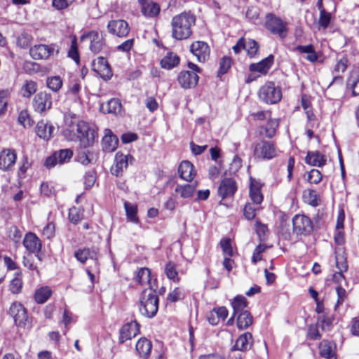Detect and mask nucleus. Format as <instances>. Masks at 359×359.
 Listing matches in <instances>:
<instances>
[{
  "label": "nucleus",
  "instance_id": "1",
  "mask_svg": "<svg viewBox=\"0 0 359 359\" xmlns=\"http://www.w3.org/2000/svg\"><path fill=\"white\" fill-rule=\"evenodd\" d=\"M195 23L196 16L191 11L175 15L171 20L172 37L179 41L189 39Z\"/></svg>",
  "mask_w": 359,
  "mask_h": 359
},
{
  "label": "nucleus",
  "instance_id": "2",
  "mask_svg": "<svg viewBox=\"0 0 359 359\" xmlns=\"http://www.w3.org/2000/svg\"><path fill=\"white\" fill-rule=\"evenodd\" d=\"M64 135L71 140L78 138L82 147H89L95 140V130L83 121L72 123L65 130Z\"/></svg>",
  "mask_w": 359,
  "mask_h": 359
},
{
  "label": "nucleus",
  "instance_id": "3",
  "mask_svg": "<svg viewBox=\"0 0 359 359\" xmlns=\"http://www.w3.org/2000/svg\"><path fill=\"white\" fill-rule=\"evenodd\" d=\"M158 309V297L152 287L146 288L142 292L140 299L139 310L147 318L154 317Z\"/></svg>",
  "mask_w": 359,
  "mask_h": 359
},
{
  "label": "nucleus",
  "instance_id": "4",
  "mask_svg": "<svg viewBox=\"0 0 359 359\" xmlns=\"http://www.w3.org/2000/svg\"><path fill=\"white\" fill-rule=\"evenodd\" d=\"M187 66L189 70L181 71L177 76L180 86L184 89H189L197 86L199 80L198 76L202 69L196 64L189 62Z\"/></svg>",
  "mask_w": 359,
  "mask_h": 359
},
{
  "label": "nucleus",
  "instance_id": "5",
  "mask_svg": "<svg viewBox=\"0 0 359 359\" xmlns=\"http://www.w3.org/2000/svg\"><path fill=\"white\" fill-rule=\"evenodd\" d=\"M8 313L13 318L15 325L18 327L31 328L32 321L28 317L27 309L21 303L18 302H13L10 306Z\"/></svg>",
  "mask_w": 359,
  "mask_h": 359
},
{
  "label": "nucleus",
  "instance_id": "6",
  "mask_svg": "<svg viewBox=\"0 0 359 359\" xmlns=\"http://www.w3.org/2000/svg\"><path fill=\"white\" fill-rule=\"evenodd\" d=\"M258 96L263 102L273 104L281 100L282 91L273 82L269 81L259 88Z\"/></svg>",
  "mask_w": 359,
  "mask_h": 359
},
{
  "label": "nucleus",
  "instance_id": "7",
  "mask_svg": "<svg viewBox=\"0 0 359 359\" xmlns=\"http://www.w3.org/2000/svg\"><path fill=\"white\" fill-rule=\"evenodd\" d=\"M265 27L271 34L281 39H285L288 33L287 23L273 13L266 15Z\"/></svg>",
  "mask_w": 359,
  "mask_h": 359
},
{
  "label": "nucleus",
  "instance_id": "8",
  "mask_svg": "<svg viewBox=\"0 0 359 359\" xmlns=\"http://www.w3.org/2000/svg\"><path fill=\"white\" fill-rule=\"evenodd\" d=\"M254 156L259 160H271L277 155V149L273 142L262 140L254 145Z\"/></svg>",
  "mask_w": 359,
  "mask_h": 359
},
{
  "label": "nucleus",
  "instance_id": "9",
  "mask_svg": "<svg viewBox=\"0 0 359 359\" xmlns=\"http://www.w3.org/2000/svg\"><path fill=\"white\" fill-rule=\"evenodd\" d=\"M293 232L297 235H308L313 231L311 219L304 215H295L292 218Z\"/></svg>",
  "mask_w": 359,
  "mask_h": 359
},
{
  "label": "nucleus",
  "instance_id": "10",
  "mask_svg": "<svg viewBox=\"0 0 359 359\" xmlns=\"http://www.w3.org/2000/svg\"><path fill=\"white\" fill-rule=\"evenodd\" d=\"M133 159L130 154L117 152L115 155L114 163L111 168V173L116 177L122 175L124 170L127 169L129 163H131Z\"/></svg>",
  "mask_w": 359,
  "mask_h": 359
},
{
  "label": "nucleus",
  "instance_id": "11",
  "mask_svg": "<svg viewBox=\"0 0 359 359\" xmlns=\"http://www.w3.org/2000/svg\"><path fill=\"white\" fill-rule=\"evenodd\" d=\"M105 34L102 32L90 31L81 36V40L86 38L90 40V50L95 54L100 53L105 46Z\"/></svg>",
  "mask_w": 359,
  "mask_h": 359
},
{
  "label": "nucleus",
  "instance_id": "12",
  "mask_svg": "<svg viewBox=\"0 0 359 359\" xmlns=\"http://www.w3.org/2000/svg\"><path fill=\"white\" fill-rule=\"evenodd\" d=\"M72 155L73 152L69 149H60L48 157L45 161L44 165L50 169L57 164L68 162L72 157Z\"/></svg>",
  "mask_w": 359,
  "mask_h": 359
},
{
  "label": "nucleus",
  "instance_id": "13",
  "mask_svg": "<svg viewBox=\"0 0 359 359\" xmlns=\"http://www.w3.org/2000/svg\"><path fill=\"white\" fill-rule=\"evenodd\" d=\"M34 109L43 113L49 110L52 107V96L46 92H39L36 94L32 101Z\"/></svg>",
  "mask_w": 359,
  "mask_h": 359
},
{
  "label": "nucleus",
  "instance_id": "14",
  "mask_svg": "<svg viewBox=\"0 0 359 359\" xmlns=\"http://www.w3.org/2000/svg\"><path fill=\"white\" fill-rule=\"evenodd\" d=\"M92 69L101 78L108 80L112 76V72L110 66L104 57H98L92 62Z\"/></svg>",
  "mask_w": 359,
  "mask_h": 359
},
{
  "label": "nucleus",
  "instance_id": "15",
  "mask_svg": "<svg viewBox=\"0 0 359 359\" xmlns=\"http://www.w3.org/2000/svg\"><path fill=\"white\" fill-rule=\"evenodd\" d=\"M107 29L109 33L118 37H125L130 32L128 22L123 20L109 21L107 24Z\"/></svg>",
  "mask_w": 359,
  "mask_h": 359
},
{
  "label": "nucleus",
  "instance_id": "16",
  "mask_svg": "<svg viewBox=\"0 0 359 359\" xmlns=\"http://www.w3.org/2000/svg\"><path fill=\"white\" fill-rule=\"evenodd\" d=\"M140 333V325L137 321H131L125 324L119 331V343L123 344Z\"/></svg>",
  "mask_w": 359,
  "mask_h": 359
},
{
  "label": "nucleus",
  "instance_id": "17",
  "mask_svg": "<svg viewBox=\"0 0 359 359\" xmlns=\"http://www.w3.org/2000/svg\"><path fill=\"white\" fill-rule=\"evenodd\" d=\"M74 255L75 258L82 264H84L88 259L93 260L95 269H97L99 254L95 248H80L76 250Z\"/></svg>",
  "mask_w": 359,
  "mask_h": 359
},
{
  "label": "nucleus",
  "instance_id": "18",
  "mask_svg": "<svg viewBox=\"0 0 359 359\" xmlns=\"http://www.w3.org/2000/svg\"><path fill=\"white\" fill-rule=\"evenodd\" d=\"M17 154L13 149H6L0 153V169L4 171L11 170L15 163Z\"/></svg>",
  "mask_w": 359,
  "mask_h": 359
},
{
  "label": "nucleus",
  "instance_id": "19",
  "mask_svg": "<svg viewBox=\"0 0 359 359\" xmlns=\"http://www.w3.org/2000/svg\"><path fill=\"white\" fill-rule=\"evenodd\" d=\"M190 51L197 57L200 62H205L210 55V48L203 41H195L190 46Z\"/></svg>",
  "mask_w": 359,
  "mask_h": 359
},
{
  "label": "nucleus",
  "instance_id": "20",
  "mask_svg": "<svg viewBox=\"0 0 359 359\" xmlns=\"http://www.w3.org/2000/svg\"><path fill=\"white\" fill-rule=\"evenodd\" d=\"M237 190L235 180L232 178H224L218 187V195L222 198L233 196Z\"/></svg>",
  "mask_w": 359,
  "mask_h": 359
},
{
  "label": "nucleus",
  "instance_id": "21",
  "mask_svg": "<svg viewBox=\"0 0 359 359\" xmlns=\"http://www.w3.org/2000/svg\"><path fill=\"white\" fill-rule=\"evenodd\" d=\"M118 143V140L111 130L110 129H105L104 135L102 140V150L108 153L113 152L116 149Z\"/></svg>",
  "mask_w": 359,
  "mask_h": 359
},
{
  "label": "nucleus",
  "instance_id": "22",
  "mask_svg": "<svg viewBox=\"0 0 359 359\" xmlns=\"http://www.w3.org/2000/svg\"><path fill=\"white\" fill-rule=\"evenodd\" d=\"M278 126V119L270 118L266 125L258 128L259 134L262 137L271 139L275 136Z\"/></svg>",
  "mask_w": 359,
  "mask_h": 359
},
{
  "label": "nucleus",
  "instance_id": "23",
  "mask_svg": "<svg viewBox=\"0 0 359 359\" xmlns=\"http://www.w3.org/2000/svg\"><path fill=\"white\" fill-rule=\"evenodd\" d=\"M54 48L44 44L36 45L29 50L31 57L34 60L47 59L53 53Z\"/></svg>",
  "mask_w": 359,
  "mask_h": 359
},
{
  "label": "nucleus",
  "instance_id": "24",
  "mask_svg": "<svg viewBox=\"0 0 359 359\" xmlns=\"http://www.w3.org/2000/svg\"><path fill=\"white\" fill-rule=\"evenodd\" d=\"M24 247L30 253H38L41 248L40 239L34 233H27L23 240Z\"/></svg>",
  "mask_w": 359,
  "mask_h": 359
},
{
  "label": "nucleus",
  "instance_id": "25",
  "mask_svg": "<svg viewBox=\"0 0 359 359\" xmlns=\"http://www.w3.org/2000/svg\"><path fill=\"white\" fill-rule=\"evenodd\" d=\"M178 173L180 178L187 182H191L196 175L194 165L188 161H184L180 164Z\"/></svg>",
  "mask_w": 359,
  "mask_h": 359
},
{
  "label": "nucleus",
  "instance_id": "26",
  "mask_svg": "<svg viewBox=\"0 0 359 359\" xmlns=\"http://www.w3.org/2000/svg\"><path fill=\"white\" fill-rule=\"evenodd\" d=\"M252 344V335L250 332H245L241 334L236 341L232 346L231 351H246Z\"/></svg>",
  "mask_w": 359,
  "mask_h": 359
},
{
  "label": "nucleus",
  "instance_id": "27",
  "mask_svg": "<svg viewBox=\"0 0 359 359\" xmlns=\"http://www.w3.org/2000/svg\"><path fill=\"white\" fill-rule=\"evenodd\" d=\"M141 5L142 14L149 18L156 16L160 12V6L158 4L149 0H138Z\"/></svg>",
  "mask_w": 359,
  "mask_h": 359
},
{
  "label": "nucleus",
  "instance_id": "28",
  "mask_svg": "<svg viewBox=\"0 0 359 359\" xmlns=\"http://www.w3.org/2000/svg\"><path fill=\"white\" fill-rule=\"evenodd\" d=\"M274 57L273 55H269L266 58L263 59L257 63H252L250 65V70L251 72H257L262 74H266L269 69L273 64Z\"/></svg>",
  "mask_w": 359,
  "mask_h": 359
},
{
  "label": "nucleus",
  "instance_id": "29",
  "mask_svg": "<svg viewBox=\"0 0 359 359\" xmlns=\"http://www.w3.org/2000/svg\"><path fill=\"white\" fill-rule=\"evenodd\" d=\"M326 161L325 156L318 151H308L305 158V162L312 166L322 167Z\"/></svg>",
  "mask_w": 359,
  "mask_h": 359
},
{
  "label": "nucleus",
  "instance_id": "30",
  "mask_svg": "<svg viewBox=\"0 0 359 359\" xmlns=\"http://www.w3.org/2000/svg\"><path fill=\"white\" fill-rule=\"evenodd\" d=\"M55 127L45 123L43 121H39L36 126V135L43 140H49L53 134Z\"/></svg>",
  "mask_w": 359,
  "mask_h": 359
},
{
  "label": "nucleus",
  "instance_id": "31",
  "mask_svg": "<svg viewBox=\"0 0 359 359\" xmlns=\"http://www.w3.org/2000/svg\"><path fill=\"white\" fill-rule=\"evenodd\" d=\"M87 147H83L81 148L76 156L77 161L84 165H87L96 161L95 153L92 150L87 149Z\"/></svg>",
  "mask_w": 359,
  "mask_h": 359
},
{
  "label": "nucleus",
  "instance_id": "32",
  "mask_svg": "<svg viewBox=\"0 0 359 359\" xmlns=\"http://www.w3.org/2000/svg\"><path fill=\"white\" fill-rule=\"evenodd\" d=\"M152 348L151 342L147 338H140L136 344V351L144 359H147Z\"/></svg>",
  "mask_w": 359,
  "mask_h": 359
},
{
  "label": "nucleus",
  "instance_id": "33",
  "mask_svg": "<svg viewBox=\"0 0 359 359\" xmlns=\"http://www.w3.org/2000/svg\"><path fill=\"white\" fill-rule=\"evenodd\" d=\"M180 57L172 52H168L161 60L160 64L162 68L165 69H171L177 67L180 64Z\"/></svg>",
  "mask_w": 359,
  "mask_h": 359
},
{
  "label": "nucleus",
  "instance_id": "34",
  "mask_svg": "<svg viewBox=\"0 0 359 359\" xmlns=\"http://www.w3.org/2000/svg\"><path fill=\"white\" fill-rule=\"evenodd\" d=\"M236 316L237 327L239 330H245L253 323V318L248 311H244Z\"/></svg>",
  "mask_w": 359,
  "mask_h": 359
},
{
  "label": "nucleus",
  "instance_id": "35",
  "mask_svg": "<svg viewBox=\"0 0 359 359\" xmlns=\"http://www.w3.org/2000/svg\"><path fill=\"white\" fill-rule=\"evenodd\" d=\"M196 186V182H194V184H187L184 185L177 184L175 187V191L179 194L183 198H190L193 196Z\"/></svg>",
  "mask_w": 359,
  "mask_h": 359
},
{
  "label": "nucleus",
  "instance_id": "36",
  "mask_svg": "<svg viewBox=\"0 0 359 359\" xmlns=\"http://www.w3.org/2000/svg\"><path fill=\"white\" fill-rule=\"evenodd\" d=\"M250 196L252 201L257 205L260 204L263 201V196L261 192L260 184L255 180H251L250 187Z\"/></svg>",
  "mask_w": 359,
  "mask_h": 359
},
{
  "label": "nucleus",
  "instance_id": "37",
  "mask_svg": "<svg viewBox=\"0 0 359 359\" xmlns=\"http://www.w3.org/2000/svg\"><path fill=\"white\" fill-rule=\"evenodd\" d=\"M248 302L246 298L242 295H237L234 297L231 302V306L233 310V315L237 314L246 311Z\"/></svg>",
  "mask_w": 359,
  "mask_h": 359
},
{
  "label": "nucleus",
  "instance_id": "38",
  "mask_svg": "<svg viewBox=\"0 0 359 359\" xmlns=\"http://www.w3.org/2000/svg\"><path fill=\"white\" fill-rule=\"evenodd\" d=\"M52 295V290L48 286L41 287L34 293V300L38 304L45 303Z\"/></svg>",
  "mask_w": 359,
  "mask_h": 359
},
{
  "label": "nucleus",
  "instance_id": "39",
  "mask_svg": "<svg viewBox=\"0 0 359 359\" xmlns=\"http://www.w3.org/2000/svg\"><path fill=\"white\" fill-rule=\"evenodd\" d=\"M296 50L301 53L306 54L305 59L311 62H315L318 60V55L313 45L297 46Z\"/></svg>",
  "mask_w": 359,
  "mask_h": 359
},
{
  "label": "nucleus",
  "instance_id": "40",
  "mask_svg": "<svg viewBox=\"0 0 359 359\" xmlns=\"http://www.w3.org/2000/svg\"><path fill=\"white\" fill-rule=\"evenodd\" d=\"M136 280L142 285L148 284L149 288L151 287L150 269L146 267L140 268L137 273Z\"/></svg>",
  "mask_w": 359,
  "mask_h": 359
},
{
  "label": "nucleus",
  "instance_id": "41",
  "mask_svg": "<svg viewBox=\"0 0 359 359\" xmlns=\"http://www.w3.org/2000/svg\"><path fill=\"white\" fill-rule=\"evenodd\" d=\"M346 86L352 90L353 95H359V74L356 72H351L347 79Z\"/></svg>",
  "mask_w": 359,
  "mask_h": 359
},
{
  "label": "nucleus",
  "instance_id": "42",
  "mask_svg": "<svg viewBox=\"0 0 359 359\" xmlns=\"http://www.w3.org/2000/svg\"><path fill=\"white\" fill-rule=\"evenodd\" d=\"M320 355L327 359H337L332 350L331 344L327 341H323L319 345Z\"/></svg>",
  "mask_w": 359,
  "mask_h": 359
},
{
  "label": "nucleus",
  "instance_id": "43",
  "mask_svg": "<svg viewBox=\"0 0 359 359\" xmlns=\"http://www.w3.org/2000/svg\"><path fill=\"white\" fill-rule=\"evenodd\" d=\"M37 90V83L32 80L26 81L21 88L22 95L24 97H29Z\"/></svg>",
  "mask_w": 359,
  "mask_h": 359
},
{
  "label": "nucleus",
  "instance_id": "44",
  "mask_svg": "<svg viewBox=\"0 0 359 359\" xmlns=\"http://www.w3.org/2000/svg\"><path fill=\"white\" fill-rule=\"evenodd\" d=\"M259 46L258 43L251 39H245L244 49L247 51L249 57H255L259 51Z\"/></svg>",
  "mask_w": 359,
  "mask_h": 359
},
{
  "label": "nucleus",
  "instance_id": "45",
  "mask_svg": "<svg viewBox=\"0 0 359 359\" xmlns=\"http://www.w3.org/2000/svg\"><path fill=\"white\" fill-rule=\"evenodd\" d=\"M63 84L62 79L59 76H50L47 78V87L53 92H58Z\"/></svg>",
  "mask_w": 359,
  "mask_h": 359
},
{
  "label": "nucleus",
  "instance_id": "46",
  "mask_svg": "<svg viewBox=\"0 0 359 359\" xmlns=\"http://www.w3.org/2000/svg\"><path fill=\"white\" fill-rule=\"evenodd\" d=\"M124 208L126 212L127 218L129 221L134 223H138L139 220L137 217V206L127 201L124 203Z\"/></svg>",
  "mask_w": 359,
  "mask_h": 359
},
{
  "label": "nucleus",
  "instance_id": "47",
  "mask_svg": "<svg viewBox=\"0 0 359 359\" xmlns=\"http://www.w3.org/2000/svg\"><path fill=\"white\" fill-rule=\"evenodd\" d=\"M83 218V209L72 207L69 210V221L76 224Z\"/></svg>",
  "mask_w": 359,
  "mask_h": 359
},
{
  "label": "nucleus",
  "instance_id": "48",
  "mask_svg": "<svg viewBox=\"0 0 359 359\" xmlns=\"http://www.w3.org/2000/svg\"><path fill=\"white\" fill-rule=\"evenodd\" d=\"M336 266L341 272H346L348 269L346 257L344 252L341 250L336 252L335 256Z\"/></svg>",
  "mask_w": 359,
  "mask_h": 359
},
{
  "label": "nucleus",
  "instance_id": "49",
  "mask_svg": "<svg viewBox=\"0 0 359 359\" xmlns=\"http://www.w3.org/2000/svg\"><path fill=\"white\" fill-rule=\"evenodd\" d=\"M107 111L111 114H118L121 111V103L118 99L112 98L107 104Z\"/></svg>",
  "mask_w": 359,
  "mask_h": 359
},
{
  "label": "nucleus",
  "instance_id": "50",
  "mask_svg": "<svg viewBox=\"0 0 359 359\" xmlns=\"http://www.w3.org/2000/svg\"><path fill=\"white\" fill-rule=\"evenodd\" d=\"M32 37L26 32L20 33L17 37L16 43L22 48H27L31 43Z\"/></svg>",
  "mask_w": 359,
  "mask_h": 359
},
{
  "label": "nucleus",
  "instance_id": "51",
  "mask_svg": "<svg viewBox=\"0 0 359 359\" xmlns=\"http://www.w3.org/2000/svg\"><path fill=\"white\" fill-rule=\"evenodd\" d=\"M165 273L166 276L174 281L178 280L177 271L176 269V265L172 262H169L165 264Z\"/></svg>",
  "mask_w": 359,
  "mask_h": 359
},
{
  "label": "nucleus",
  "instance_id": "52",
  "mask_svg": "<svg viewBox=\"0 0 359 359\" xmlns=\"http://www.w3.org/2000/svg\"><path fill=\"white\" fill-rule=\"evenodd\" d=\"M304 197L309 205L313 207L318 205V195L316 191L308 189L307 191H305Z\"/></svg>",
  "mask_w": 359,
  "mask_h": 359
},
{
  "label": "nucleus",
  "instance_id": "53",
  "mask_svg": "<svg viewBox=\"0 0 359 359\" xmlns=\"http://www.w3.org/2000/svg\"><path fill=\"white\" fill-rule=\"evenodd\" d=\"M231 65V59L229 57H223L219 62V67L218 71V76H221L225 74L229 69Z\"/></svg>",
  "mask_w": 359,
  "mask_h": 359
},
{
  "label": "nucleus",
  "instance_id": "54",
  "mask_svg": "<svg viewBox=\"0 0 359 359\" xmlns=\"http://www.w3.org/2000/svg\"><path fill=\"white\" fill-rule=\"evenodd\" d=\"M22 262L24 266L26 267L28 270L31 271H35L38 275L39 274L38 267L36 264H34V257L32 255L24 256Z\"/></svg>",
  "mask_w": 359,
  "mask_h": 359
},
{
  "label": "nucleus",
  "instance_id": "55",
  "mask_svg": "<svg viewBox=\"0 0 359 359\" xmlns=\"http://www.w3.org/2000/svg\"><path fill=\"white\" fill-rule=\"evenodd\" d=\"M331 15L327 13L325 8H322L320 12V17L318 20L319 25L323 29H326L330 22Z\"/></svg>",
  "mask_w": 359,
  "mask_h": 359
},
{
  "label": "nucleus",
  "instance_id": "56",
  "mask_svg": "<svg viewBox=\"0 0 359 359\" xmlns=\"http://www.w3.org/2000/svg\"><path fill=\"white\" fill-rule=\"evenodd\" d=\"M220 246L222 248L223 253L228 256H233V249L231 246V241L230 238H225L220 241Z\"/></svg>",
  "mask_w": 359,
  "mask_h": 359
},
{
  "label": "nucleus",
  "instance_id": "57",
  "mask_svg": "<svg viewBox=\"0 0 359 359\" xmlns=\"http://www.w3.org/2000/svg\"><path fill=\"white\" fill-rule=\"evenodd\" d=\"M68 56L74 60L76 63L79 62V54L76 38L72 40L71 46L68 51Z\"/></svg>",
  "mask_w": 359,
  "mask_h": 359
},
{
  "label": "nucleus",
  "instance_id": "58",
  "mask_svg": "<svg viewBox=\"0 0 359 359\" xmlns=\"http://www.w3.org/2000/svg\"><path fill=\"white\" fill-rule=\"evenodd\" d=\"M18 121L24 128L30 127L33 124V121L29 117L27 111H22L19 114Z\"/></svg>",
  "mask_w": 359,
  "mask_h": 359
},
{
  "label": "nucleus",
  "instance_id": "59",
  "mask_svg": "<svg viewBox=\"0 0 359 359\" xmlns=\"http://www.w3.org/2000/svg\"><path fill=\"white\" fill-rule=\"evenodd\" d=\"M322 180V174L317 169H312L308 173V181L311 184H318Z\"/></svg>",
  "mask_w": 359,
  "mask_h": 359
},
{
  "label": "nucleus",
  "instance_id": "60",
  "mask_svg": "<svg viewBox=\"0 0 359 359\" xmlns=\"http://www.w3.org/2000/svg\"><path fill=\"white\" fill-rule=\"evenodd\" d=\"M22 287V281L20 278H14L10 283V291L13 294H18L21 292Z\"/></svg>",
  "mask_w": 359,
  "mask_h": 359
},
{
  "label": "nucleus",
  "instance_id": "61",
  "mask_svg": "<svg viewBox=\"0 0 359 359\" xmlns=\"http://www.w3.org/2000/svg\"><path fill=\"white\" fill-rule=\"evenodd\" d=\"M334 320L333 315H323L320 320L321 328L323 330H330Z\"/></svg>",
  "mask_w": 359,
  "mask_h": 359
},
{
  "label": "nucleus",
  "instance_id": "62",
  "mask_svg": "<svg viewBox=\"0 0 359 359\" xmlns=\"http://www.w3.org/2000/svg\"><path fill=\"white\" fill-rule=\"evenodd\" d=\"M96 180L95 172L94 170H90L86 172L84 175V184L86 188H90L95 184Z\"/></svg>",
  "mask_w": 359,
  "mask_h": 359
},
{
  "label": "nucleus",
  "instance_id": "63",
  "mask_svg": "<svg viewBox=\"0 0 359 359\" xmlns=\"http://www.w3.org/2000/svg\"><path fill=\"white\" fill-rule=\"evenodd\" d=\"M243 214L247 219L252 220L256 215V208L253 205L247 203L243 208Z\"/></svg>",
  "mask_w": 359,
  "mask_h": 359
},
{
  "label": "nucleus",
  "instance_id": "64",
  "mask_svg": "<svg viewBox=\"0 0 359 359\" xmlns=\"http://www.w3.org/2000/svg\"><path fill=\"white\" fill-rule=\"evenodd\" d=\"M336 292L337 294V301L334 306V309L336 310L342 303L346 297V291L344 288L341 286H338L336 287Z\"/></svg>",
  "mask_w": 359,
  "mask_h": 359
}]
</instances>
